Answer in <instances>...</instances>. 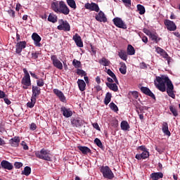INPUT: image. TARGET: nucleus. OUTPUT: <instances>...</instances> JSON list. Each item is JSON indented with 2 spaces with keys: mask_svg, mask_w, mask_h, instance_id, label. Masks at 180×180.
<instances>
[{
  "mask_svg": "<svg viewBox=\"0 0 180 180\" xmlns=\"http://www.w3.org/2000/svg\"><path fill=\"white\" fill-rule=\"evenodd\" d=\"M155 88L160 91V92H165L167 91V94L175 99V94H174V84L167 76L162 75L156 76L154 80Z\"/></svg>",
  "mask_w": 180,
  "mask_h": 180,
  "instance_id": "nucleus-1",
  "label": "nucleus"
},
{
  "mask_svg": "<svg viewBox=\"0 0 180 180\" xmlns=\"http://www.w3.org/2000/svg\"><path fill=\"white\" fill-rule=\"evenodd\" d=\"M51 8L56 13H63V15H68L70 13V8H68L67 4L63 1L53 2L51 4Z\"/></svg>",
  "mask_w": 180,
  "mask_h": 180,
  "instance_id": "nucleus-2",
  "label": "nucleus"
},
{
  "mask_svg": "<svg viewBox=\"0 0 180 180\" xmlns=\"http://www.w3.org/2000/svg\"><path fill=\"white\" fill-rule=\"evenodd\" d=\"M100 171L103 174V176L104 178H107V179H113V178H115L113 172H112L108 166L101 167Z\"/></svg>",
  "mask_w": 180,
  "mask_h": 180,
  "instance_id": "nucleus-3",
  "label": "nucleus"
},
{
  "mask_svg": "<svg viewBox=\"0 0 180 180\" xmlns=\"http://www.w3.org/2000/svg\"><path fill=\"white\" fill-rule=\"evenodd\" d=\"M58 23H59V25L58 26V30H64V32H70V27L68 22L64 21L63 20H59Z\"/></svg>",
  "mask_w": 180,
  "mask_h": 180,
  "instance_id": "nucleus-4",
  "label": "nucleus"
},
{
  "mask_svg": "<svg viewBox=\"0 0 180 180\" xmlns=\"http://www.w3.org/2000/svg\"><path fill=\"white\" fill-rule=\"evenodd\" d=\"M24 49H26V41H19L15 45V53L21 56V53Z\"/></svg>",
  "mask_w": 180,
  "mask_h": 180,
  "instance_id": "nucleus-5",
  "label": "nucleus"
},
{
  "mask_svg": "<svg viewBox=\"0 0 180 180\" xmlns=\"http://www.w3.org/2000/svg\"><path fill=\"white\" fill-rule=\"evenodd\" d=\"M21 84L24 85L22 89H28L29 86L32 85V82L30 81V76H24L21 80Z\"/></svg>",
  "mask_w": 180,
  "mask_h": 180,
  "instance_id": "nucleus-6",
  "label": "nucleus"
},
{
  "mask_svg": "<svg viewBox=\"0 0 180 180\" xmlns=\"http://www.w3.org/2000/svg\"><path fill=\"white\" fill-rule=\"evenodd\" d=\"M165 25L167 30H169V32H175V30H176V25H175V22L173 21L166 20L165 21Z\"/></svg>",
  "mask_w": 180,
  "mask_h": 180,
  "instance_id": "nucleus-7",
  "label": "nucleus"
},
{
  "mask_svg": "<svg viewBox=\"0 0 180 180\" xmlns=\"http://www.w3.org/2000/svg\"><path fill=\"white\" fill-rule=\"evenodd\" d=\"M51 60L53 64V65L56 67V68H58V70H63V63L57 58V56H51Z\"/></svg>",
  "mask_w": 180,
  "mask_h": 180,
  "instance_id": "nucleus-8",
  "label": "nucleus"
},
{
  "mask_svg": "<svg viewBox=\"0 0 180 180\" xmlns=\"http://www.w3.org/2000/svg\"><path fill=\"white\" fill-rule=\"evenodd\" d=\"M84 8L86 9H88L89 11H93L94 12H98L99 11V6L95 3H86L84 5Z\"/></svg>",
  "mask_w": 180,
  "mask_h": 180,
  "instance_id": "nucleus-9",
  "label": "nucleus"
},
{
  "mask_svg": "<svg viewBox=\"0 0 180 180\" xmlns=\"http://www.w3.org/2000/svg\"><path fill=\"white\" fill-rule=\"evenodd\" d=\"M112 22H114V25L117 26V27H120V29H126L127 27L124 25V22H123L120 18H115L112 20Z\"/></svg>",
  "mask_w": 180,
  "mask_h": 180,
  "instance_id": "nucleus-10",
  "label": "nucleus"
},
{
  "mask_svg": "<svg viewBox=\"0 0 180 180\" xmlns=\"http://www.w3.org/2000/svg\"><path fill=\"white\" fill-rule=\"evenodd\" d=\"M61 113L64 116V117L68 118L71 117L72 116V110H71L70 108H66L65 106L61 107L60 108Z\"/></svg>",
  "mask_w": 180,
  "mask_h": 180,
  "instance_id": "nucleus-11",
  "label": "nucleus"
},
{
  "mask_svg": "<svg viewBox=\"0 0 180 180\" xmlns=\"http://www.w3.org/2000/svg\"><path fill=\"white\" fill-rule=\"evenodd\" d=\"M1 167L3 169H8V171H12V169H13V165L8 162V160H2L1 162Z\"/></svg>",
  "mask_w": 180,
  "mask_h": 180,
  "instance_id": "nucleus-12",
  "label": "nucleus"
},
{
  "mask_svg": "<svg viewBox=\"0 0 180 180\" xmlns=\"http://www.w3.org/2000/svg\"><path fill=\"white\" fill-rule=\"evenodd\" d=\"M32 39L34 40V44L37 47H41V44H40V41H41V37H40L37 33L34 32L32 35Z\"/></svg>",
  "mask_w": 180,
  "mask_h": 180,
  "instance_id": "nucleus-13",
  "label": "nucleus"
},
{
  "mask_svg": "<svg viewBox=\"0 0 180 180\" xmlns=\"http://www.w3.org/2000/svg\"><path fill=\"white\" fill-rule=\"evenodd\" d=\"M96 20H97L98 22H103V23L108 22V18H106L105 13L102 11H100L98 15H96Z\"/></svg>",
  "mask_w": 180,
  "mask_h": 180,
  "instance_id": "nucleus-14",
  "label": "nucleus"
},
{
  "mask_svg": "<svg viewBox=\"0 0 180 180\" xmlns=\"http://www.w3.org/2000/svg\"><path fill=\"white\" fill-rule=\"evenodd\" d=\"M72 39L75 43H76V46H77V47H80V48L84 47V43L82 42V39L78 34H75L73 36Z\"/></svg>",
  "mask_w": 180,
  "mask_h": 180,
  "instance_id": "nucleus-15",
  "label": "nucleus"
},
{
  "mask_svg": "<svg viewBox=\"0 0 180 180\" xmlns=\"http://www.w3.org/2000/svg\"><path fill=\"white\" fill-rule=\"evenodd\" d=\"M19 143H20V138L19 136H14L9 140V144L11 147H19Z\"/></svg>",
  "mask_w": 180,
  "mask_h": 180,
  "instance_id": "nucleus-16",
  "label": "nucleus"
},
{
  "mask_svg": "<svg viewBox=\"0 0 180 180\" xmlns=\"http://www.w3.org/2000/svg\"><path fill=\"white\" fill-rule=\"evenodd\" d=\"M83 124L84 122L80 118H75L71 120V124L73 127H81Z\"/></svg>",
  "mask_w": 180,
  "mask_h": 180,
  "instance_id": "nucleus-17",
  "label": "nucleus"
},
{
  "mask_svg": "<svg viewBox=\"0 0 180 180\" xmlns=\"http://www.w3.org/2000/svg\"><path fill=\"white\" fill-rule=\"evenodd\" d=\"M148 157H150V153L148 151L144 150L141 154H136L135 158H136V160H146V158H148Z\"/></svg>",
  "mask_w": 180,
  "mask_h": 180,
  "instance_id": "nucleus-18",
  "label": "nucleus"
},
{
  "mask_svg": "<svg viewBox=\"0 0 180 180\" xmlns=\"http://www.w3.org/2000/svg\"><path fill=\"white\" fill-rule=\"evenodd\" d=\"M40 91H41L40 87L37 86H32V98L37 99V96H39V95H40L41 94Z\"/></svg>",
  "mask_w": 180,
  "mask_h": 180,
  "instance_id": "nucleus-19",
  "label": "nucleus"
},
{
  "mask_svg": "<svg viewBox=\"0 0 180 180\" xmlns=\"http://www.w3.org/2000/svg\"><path fill=\"white\" fill-rule=\"evenodd\" d=\"M35 155L37 158H39L40 160H46V150L43 148L40 151L35 152Z\"/></svg>",
  "mask_w": 180,
  "mask_h": 180,
  "instance_id": "nucleus-20",
  "label": "nucleus"
},
{
  "mask_svg": "<svg viewBox=\"0 0 180 180\" xmlns=\"http://www.w3.org/2000/svg\"><path fill=\"white\" fill-rule=\"evenodd\" d=\"M53 92L59 98V99H60V101H61V102H65V96H64V94L62 93L61 91H60L57 89H53Z\"/></svg>",
  "mask_w": 180,
  "mask_h": 180,
  "instance_id": "nucleus-21",
  "label": "nucleus"
},
{
  "mask_svg": "<svg viewBox=\"0 0 180 180\" xmlns=\"http://www.w3.org/2000/svg\"><path fill=\"white\" fill-rule=\"evenodd\" d=\"M141 92H143V94H145L146 95H148V96H150V98H155V96H154V94H153V92H151L150 89L147 87H143V86L141 87Z\"/></svg>",
  "mask_w": 180,
  "mask_h": 180,
  "instance_id": "nucleus-22",
  "label": "nucleus"
},
{
  "mask_svg": "<svg viewBox=\"0 0 180 180\" xmlns=\"http://www.w3.org/2000/svg\"><path fill=\"white\" fill-rule=\"evenodd\" d=\"M106 86L108 88H109V89L113 91L114 92H117V91H119V87H117V84H116V83L115 84L107 82Z\"/></svg>",
  "mask_w": 180,
  "mask_h": 180,
  "instance_id": "nucleus-23",
  "label": "nucleus"
},
{
  "mask_svg": "<svg viewBox=\"0 0 180 180\" xmlns=\"http://www.w3.org/2000/svg\"><path fill=\"white\" fill-rule=\"evenodd\" d=\"M162 130L164 133V134H166V136H171V132L169 131V129H168V123L163 122Z\"/></svg>",
  "mask_w": 180,
  "mask_h": 180,
  "instance_id": "nucleus-24",
  "label": "nucleus"
},
{
  "mask_svg": "<svg viewBox=\"0 0 180 180\" xmlns=\"http://www.w3.org/2000/svg\"><path fill=\"white\" fill-rule=\"evenodd\" d=\"M164 174L162 172H155V173H152L150 174V178H152L153 180H158L161 178H163Z\"/></svg>",
  "mask_w": 180,
  "mask_h": 180,
  "instance_id": "nucleus-25",
  "label": "nucleus"
},
{
  "mask_svg": "<svg viewBox=\"0 0 180 180\" xmlns=\"http://www.w3.org/2000/svg\"><path fill=\"white\" fill-rule=\"evenodd\" d=\"M77 84H78V87H79V91H81L82 92L85 91L86 84L85 83V82L84 80L78 79Z\"/></svg>",
  "mask_w": 180,
  "mask_h": 180,
  "instance_id": "nucleus-26",
  "label": "nucleus"
},
{
  "mask_svg": "<svg viewBox=\"0 0 180 180\" xmlns=\"http://www.w3.org/2000/svg\"><path fill=\"white\" fill-rule=\"evenodd\" d=\"M120 127L124 131H127V130L130 129V125H129V122H127V121H122L121 122Z\"/></svg>",
  "mask_w": 180,
  "mask_h": 180,
  "instance_id": "nucleus-27",
  "label": "nucleus"
},
{
  "mask_svg": "<svg viewBox=\"0 0 180 180\" xmlns=\"http://www.w3.org/2000/svg\"><path fill=\"white\" fill-rule=\"evenodd\" d=\"M77 148L82 153V154H88L91 153V149L86 146H78Z\"/></svg>",
  "mask_w": 180,
  "mask_h": 180,
  "instance_id": "nucleus-28",
  "label": "nucleus"
},
{
  "mask_svg": "<svg viewBox=\"0 0 180 180\" xmlns=\"http://www.w3.org/2000/svg\"><path fill=\"white\" fill-rule=\"evenodd\" d=\"M107 73L108 74V75H110V77H111V78H112V79H114L115 84L119 85V80H117V77H116V75H115V73H113V72H112V70H110V69H108L107 70Z\"/></svg>",
  "mask_w": 180,
  "mask_h": 180,
  "instance_id": "nucleus-29",
  "label": "nucleus"
},
{
  "mask_svg": "<svg viewBox=\"0 0 180 180\" xmlns=\"http://www.w3.org/2000/svg\"><path fill=\"white\" fill-rule=\"evenodd\" d=\"M136 8L139 15H144L146 13V8H144V6L138 4Z\"/></svg>",
  "mask_w": 180,
  "mask_h": 180,
  "instance_id": "nucleus-30",
  "label": "nucleus"
},
{
  "mask_svg": "<svg viewBox=\"0 0 180 180\" xmlns=\"http://www.w3.org/2000/svg\"><path fill=\"white\" fill-rule=\"evenodd\" d=\"M48 20L52 23H56V22H57V15H56L54 13H50L48 17Z\"/></svg>",
  "mask_w": 180,
  "mask_h": 180,
  "instance_id": "nucleus-31",
  "label": "nucleus"
},
{
  "mask_svg": "<svg viewBox=\"0 0 180 180\" xmlns=\"http://www.w3.org/2000/svg\"><path fill=\"white\" fill-rule=\"evenodd\" d=\"M99 63L101 65H104V67H108L110 64V61H109V60L106 59L105 58H102L99 60Z\"/></svg>",
  "mask_w": 180,
  "mask_h": 180,
  "instance_id": "nucleus-32",
  "label": "nucleus"
},
{
  "mask_svg": "<svg viewBox=\"0 0 180 180\" xmlns=\"http://www.w3.org/2000/svg\"><path fill=\"white\" fill-rule=\"evenodd\" d=\"M135 53H136V51L134 50V47H133V46L131 45H128L127 54L129 56H134Z\"/></svg>",
  "mask_w": 180,
  "mask_h": 180,
  "instance_id": "nucleus-33",
  "label": "nucleus"
},
{
  "mask_svg": "<svg viewBox=\"0 0 180 180\" xmlns=\"http://www.w3.org/2000/svg\"><path fill=\"white\" fill-rule=\"evenodd\" d=\"M111 99H112V94L107 93L106 95H105V100H104L105 105H109V103H110Z\"/></svg>",
  "mask_w": 180,
  "mask_h": 180,
  "instance_id": "nucleus-34",
  "label": "nucleus"
},
{
  "mask_svg": "<svg viewBox=\"0 0 180 180\" xmlns=\"http://www.w3.org/2000/svg\"><path fill=\"white\" fill-rule=\"evenodd\" d=\"M32 172V168L30 167L27 166L24 168V170L22 171L23 175H25L26 176H29Z\"/></svg>",
  "mask_w": 180,
  "mask_h": 180,
  "instance_id": "nucleus-35",
  "label": "nucleus"
},
{
  "mask_svg": "<svg viewBox=\"0 0 180 180\" xmlns=\"http://www.w3.org/2000/svg\"><path fill=\"white\" fill-rule=\"evenodd\" d=\"M119 57L124 61H126L127 60V53L124 51H121L119 52Z\"/></svg>",
  "mask_w": 180,
  "mask_h": 180,
  "instance_id": "nucleus-36",
  "label": "nucleus"
},
{
  "mask_svg": "<svg viewBox=\"0 0 180 180\" xmlns=\"http://www.w3.org/2000/svg\"><path fill=\"white\" fill-rule=\"evenodd\" d=\"M68 5L72 8V9H77V4L74 0H67Z\"/></svg>",
  "mask_w": 180,
  "mask_h": 180,
  "instance_id": "nucleus-37",
  "label": "nucleus"
},
{
  "mask_svg": "<svg viewBox=\"0 0 180 180\" xmlns=\"http://www.w3.org/2000/svg\"><path fill=\"white\" fill-rule=\"evenodd\" d=\"M36 99L37 98L31 97V102L27 103V107L30 108H34V105H36Z\"/></svg>",
  "mask_w": 180,
  "mask_h": 180,
  "instance_id": "nucleus-38",
  "label": "nucleus"
},
{
  "mask_svg": "<svg viewBox=\"0 0 180 180\" xmlns=\"http://www.w3.org/2000/svg\"><path fill=\"white\" fill-rule=\"evenodd\" d=\"M127 67H126V64L124 63H122L121 64V67L120 68V72H121V74H123V75H126L127 72Z\"/></svg>",
  "mask_w": 180,
  "mask_h": 180,
  "instance_id": "nucleus-39",
  "label": "nucleus"
},
{
  "mask_svg": "<svg viewBox=\"0 0 180 180\" xmlns=\"http://www.w3.org/2000/svg\"><path fill=\"white\" fill-rule=\"evenodd\" d=\"M169 110L172 112V115L176 117L178 116V111H176V108L174 105H170L169 106Z\"/></svg>",
  "mask_w": 180,
  "mask_h": 180,
  "instance_id": "nucleus-40",
  "label": "nucleus"
},
{
  "mask_svg": "<svg viewBox=\"0 0 180 180\" xmlns=\"http://www.w3.org/2000/svg\"><path fill=\"white\" fill-rule=\"evenodd\" d=\"M94 143L100 148H103V145L102 144V141H101V139L96 138V139H94Z\"/></svg>",
  "mask_w": 180,
  "mask_h": 180,
  "instance_id": "nucleus-41",
  "label": "nucleus"
},
{
  "mask_svg": "<svg viewBox=\"0 0 180 180\" xmlns=\"http://www.w3.org/2000/svg\"><path fill=\"white\" fill-rule=\"evenodd\" d=\"M72 65L75 68H79V67H81V62L75 59L72 61Z\"/></svg>",
  "mask_w": 180,
  "mask_h": 180,
  "instance_id": "nucleus-42",
  "label": "nucleus"
},
{
  "mask_svg": "<svg viewBox=\"0 0 180 180\" xmlns=\"http://www.w3.org/2000/svg\"><path fill=\"white\" fill-rule=\"evenodd\" d=\"M149 37L153 41H158V36H157V34L150 33V35H149Z\"/></svg>",
  "mask_w": 180,
  "mask_h": 180,
  "instance_id": "nucleus-43",
  "label": "nucleus"
},
{
  "mask_svg": "<svg viewBox=\"0 0 180 180\" xmlns=\"http://www.w3.org/2000/svg\"><path fill=\"white\" fill-rule=\"evenodd\" d=\"M110 108L112 110H114V112H117V110H119V109L117 108V105H116V104H115L114 103H110Z\"/></svg>",
  "mask_w": 180,
  "mask_h": 180,
  "instance_id": "nucleus-44",
  "label": "nucleus"
},
{
  "mask_svg": "<svg viewBox=\"0 0 180 180\" xmlns=\"http://www.w3.org/2000/svg\"><path fill=\"white\" fill-rule=\"evenodd\" d=\"M77 75H81L82 77L86 75V72H85V71H84L81 69H77Z\"/></svg>",
  "mask_w": 180,
  "mask_h": 180,
  "instance_id": "nucleus-45",
  "label": "nucleus"
},
{
  "mask_svg": "<svg viewBox=\"0 0 180 180\" xmlns=\"http://www.w3.org/2000/svg\"><path fill=\"white\" fill-rule=\"evenodd\" d=\"M14 167L17 169H19V168H22V167H23V163L20 162H15L14 163Z\"/></svg>",
  "mask_w": 180,
  "mask_h": 180,
  "instance_id": "nucleus-46",
  "label": "nucleus"
},
{
  "mask_svg": "<svg viewBox=\"0 0 180 180\" xmlns=\"http://www.w3.org/2000/svg\"><path fill=\"white\" fill-rule=\"evenodd\" d=\"M125 6H131V0H122Z\"/></svg>",
  "mask_w": 180,
  "mask_h": 180,
  "instance_id": "nucleus-47",
  "label": "nucleus"
},
{
  "mask_svg": "<svg viewBox=\"0 0 180 180\" xmlns=\"http://www.w3.org/2000/svg\"><path fill=\"white\" fill-rule=\"evenodd\" d=\"M37 84L38 86H43V85H44V82H43L42 79H39L37 81Z\"/></svg>",
  "mask_w": 180,
  "mask_h": 180,
  "instance_id": "nucleus-48",
  "label": "nucleus"
},
{
  "mask_svg": "<svg viewBox=\"0 0 180 180\" xmlns=\"http://www.w3.org/2000/svg\"><path fill=\"white\" fill-rule=\"evenodd\" d=\"M4 98H6V94H5V91L0 90V99H4Z\"/></svg>",
  "mask_w": 180,
  "mask_h": 180,
  "instance_id": "nucleus-49",
  "label": "nucleus"
},
{
  "mask_svg": "<svg viewBox=\"0 0 180 180\" xmlns=\"http://www.w3.org/2000/svg\"><path fill=\"white\" fill-rule=\"evenodd\" d=\"M133 98H134V99H137V98H139V92L137 91H132L131 92Z\"/></svg>",
  "mask_w": 180,
  "mask_h": 180,
  "instance_id": "nucleus-50",
  "label": "nucleus"
},
{
  "mask_svg": "<svg viewBox=\"0 0 180 180\" xmlns=\"http://www.w3.org/2000/svg\"><path fill=\"white\" fill-rule=\"evenodd\" d=\"M38 57H39V53L35 52L32 53V58H33L34 60H36L37 58H38Z\"/></svg>",
  "mask_w": 180,
  "mask_h": 180,
  "instance_id": "nucleus-51",
  "label": "nucleus"
},
{
  "mask_svg": "<svg viewBox=\"0 0 180 180\" xmlns=\"http://www.w3.org/2000/svg\"><path fill=\"white\" fill-rule=\"evenodd\" d=\"M161 56H163V58H168V57H169L168 56V53H167V52H165V51H163L161 53H160Z\"/></svg>",
  "mask_w": 180,
  "mask_h": 180,
  "instance_id": "nucleus-52",
  "label": "nucleus"
},
{
  "mask_svg": "<svg viewBox=\"0 0 180 180\" xmlns=\"http://www.w3.org/2000/svg\"><path fill=\"white\" fill-rule=\"evenodd\" d=\"M37 129V126L34 123H32L30 125V129L31 130H36Z\"/></svg>",
  "mask_w": 180,
  "mask_h": 180,
  "instance_id": "nucleus-53",
  "label": "nucleus"
},
{
  "mask_svg": "<svg viewBox=\"0 0 180 180\" xmlns=\"http://www.w3.org/2000/svg\"><path fill=\"white\" fill-rule=\"evenodd\" d=\"M4 101L5 103H6V105H11L12 103V102L10 101L9 98L4 97Z\"/></svg>",
  "mask_w": 180,
  "mask_h": 180,
  "instance_id": "nucleus-54",
  "label": "nucleus"
},
{
  "mask_svg": "<svg viewBox=\"0 0 180 180\" xmlns=\"http://www.w3.org/2000/svg\"><path fill=\"white\" fill-rule=\"evenodd\" d=\"M163 51H164V49H161L160 47L156 48V52L158 54H161Z\"/></svg>",
  "mask_w": 180,
  "mask_h": 180,
  "instance_id": "nucleus-55",
  "label": "nucleus"
},
{
  "mask_svg": "<svg viewBox=\"0 0 180 180\" xmlns=\"http://www.w3.org/2000/svg\"><path fill=\"white\" fill-rule=\"evenodd\" d=\"M23 72L25 74L24 77H30V75H29V72H27V69L24 68L23 69Z\"/></svg>",
  "mask_w": 180,
  "mask_h": 180,
  "instance_id": "nucleus-56",
  "label": "nucleus"
},
{
  "mask_svg": "<svg viewBox=\"0 0 180 180\" xmlns=\"http://www.w3.org/2000/svg\"><path fill=\"white\" fill-rule=\"evenodd\" d=\"M5 144H6L5 140L0 137V146H5Z\"/></svg>",
  "mask_w": 180,
  "mask_h": 180,
  "instance_id": "nucleus-57",
  "label": "nucleus"
},
{
  "mask_svg": "<svg viewBox=\"0 0 180 180\" xmlns=\"http://www.w3.org/2000/svg\"><path fill=\"white\" fill-rule=\"evenodd\" d=\"M139 116V119H141V120H143V119H144V115H143V114H140V112L139 110H136Z\"/></svg>",
  "mask_w": 180,
  "mask_h": 180,
  "instance_id": "nucleus-58",
  "label": "nucleus"
},
{
  "mask_svg": "<svg viewBox=\"0 0 180 180\" xmlns=\"http://www.w3.org/2000/svg\"><path fill=\"white\" fill-rule=\"evenodd\" d=\"M93 127H94V129H96V130H99V124H98V123H94Z\"/></svg>",
  "mask_w": 180,
  "mask_h": 180,
  "instance_id": "nucleus-59",
  "label": "nucleus"
},
{
  "mask_svg": "<svg viewBox=\"0 0 180 180\" xmlns=\"http://www.w3.org/2000/svg\"><path fill=\"white\" fill-rule=\"evenodd\" d=\"M142 41H143V43H148V38H147V37H142Z\"/></svg>",
  "mask_w": 180,
  "mask_h": 180,
  "instance_id": "nucleus-60",
  "label": "nucleus"
},
{
  "mask_svg": "<svg viewBox=\"0 0 180 180\" xmlns=\"http://www.w3.org/2000/svg\"><path fill=\"white\" fill-rule=\"evenodd\" d=\"M144 33H146V34H147V36H150L151 34V32L148 31V30H143Z\"/></svg>",
  "mask_w": 180,
  "mask_h": 180,
  "instance_id": "nucleus-61",
  "label": "nucleus"
},
{
  "mask_svg": "<svg viewBox=\"0 0 180 180\" xmlns=\"http://www.w3.org/2000/svg\"><path fill=\"white\" fill-rule=\"evenodd\" d=\"M46 161H51V155H47L46 156Z\"/></svg>",
  "mask_w": 180,
  "mask_h": 180,
  "instance_id": "nucleus-62",
  "label": "nucleus"
},
{
  "mask_svg": "<svg viewBox=\"0 0 180 180\" xmlns=\"http://www.w3.org/2000/svg\"><path fill=\"white\" fill-rule=\"evenodd\" d=\"M30 75H31V77H32V78H35V79H38L37 75L34 74V73L30 72Z\"/></svg>",
  "mask_w": 180,
  "mask_h": 180,
  "instance_id": "nucleus-63",
  "label": "nucleus"
},
{
  "mask_svg": "<svg viewBox=\"0 0 180 180\" xmlns=\"http://www.w3.org/2000/svg\"><path fill=\"white\" fill-rule=\"evenodd\" d=\"M96 82H97V84H101V77H97L96 78Z\"/></svg>",
  "mask_w": 180,
  "mask_h": 180,
  "instance_id": "nucleus-64",
  "label": "nucleus"
}]
</instances>
